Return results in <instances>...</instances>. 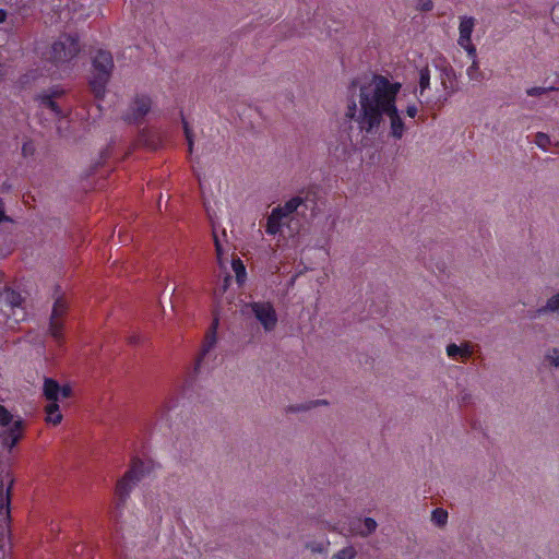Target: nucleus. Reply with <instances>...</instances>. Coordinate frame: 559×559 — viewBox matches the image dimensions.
<instances>
[{
  "instance_id": "nucleus-1",
  "label": "nucleus",
  "mask_w": 559,
  "mask_h": 559,
  "mask_svg": "<svg viewBox=\"0 0 559 559\" xmlns=\"http://www.w3.org/2000/svg\"><path fill=\"white\" fill-rule=\"evenodd\" d=\"M402 85L391 82L386 76L374 74L368 83L359 87V110L352 100L347 106L346 117L355 119L361 131L377 133L383 117L390 119L391 135L400 140L404 135L405 124L396 107V97Z\"/></svg>"
},
{
  "instance_id": "nucleus-2",
  "label": "nucleus",
  "mask_w": 559,
  "mask_h": 559,
  "mask_svg": "<svg viewBox=\"0 0 559 559\" xmlns=\"http://www.w3.org/2000/svg\"><path fill=\"white\" fill-rule=\"evenodd\" d=\"M92 78L90 86L94 96L102 99L114 69V59L109 51L99 49L92 60Z\"/></svg>"
},
{
  "instance_id": "nucleus-3",
  "label": "nucleus",
  "mask_w": 559,
  "mask_h": 559,
  "mask_svg": "<svg viewBox=\"0 0 559 559\" xmlns=\"http://www.w3.org/2000/svg\"><path fill=\"white\" fill-rule=\"evenodd\" d=\"M80 52L78 37L61 35L44 53V58L56 67L70 62Z\"/></svg>"
},
{
  "instance_id": "nucleus-4",
  "label": "nucleus",
  "mask_w": 559,
  "mask_h": 559,
  "mask_svg": "<svg viewBox=\"0 0 559 559\" xmlns=\"http://www.w3.org/2000/svg\"><path fill=\"white\" fill-rule=\"evenodd\" d=\"M148 473L150 468L142 460L138 457L132 459L130 468L127 471L123 477L118 480L116 486L115 493L118 499V507L124 504L132 488Z\"/></svg>"
},
{
  "instance_id": "nucleus-5",
  "label": "nucleus",
  "mask_w": 559,
  "mask_h": 559,
  "mask_svg": "<svg viewBox=\"0 0 559 559\" xmlns=\"http://www.w3.org/2000/svg\"><path fill=\"white\" fill-rule=\"evenodd\" d=\"M300 195H297L286 201L283 205L274 207L267 217L265 233L271 236L280 233L293 214L300 215Z\"/></svg>"
},
{
  "instance_id": "nucleus-6",
  "label": "nucleus",
  "mask_w": 559,
  "mask_h": 559,
  "mask_svg": "<svg viewBox=\"0 0 559 559\" xmlns=\"http://www.w3.org/2000/svg\"><path fill=\"white\" fill-rule=\"evenodd\" d=\"M0 427L5 428L1 435L2 445L11 451L23 438L24 420L22 418L13 420L11 412L0 404Z\"/></svg>"
},
{
  "instance_id": "nucleus-7",
  "label": "nucleus",
  "mask_w": 559,
  "mask_h": 559,
  "mask_svg": "<svg viewBox=\"0 0 559 559\" xmlns=\"http://www.w3.org/2000/svg\"><path fill=\"white\" fill-rule=\"evenodd\" d=\"M69 309V302L64 296H57L53 302L51 317L49 321L50 335L57 343H61L63 340V324L61 318L66 316Z\"/></svg>"
},
{
  "instance_id": "nucleus-8",
  "label": "nucleus",
  "mask_w": 559,
  "mask_h": 559,
  "mask_svg": "<svg viewBox=\"0 0 559 559\" xmlns=\"http://www.w3.org/2000/svg\"><path fill=\"white\" fill-rule=\"evenodd\" d=\"M255 319L266 332H271L277 324V314L273 305L269 301H253L248 305Z\"/></svg>"
},
{
  "instance_id": "nucleus-9",
  "label": "nucleus",
  "mask_w": 559,
  "mask_h": 559,
  "mask_svg": "<svg viewBox=\"0 0 559 559\" xmlns=\"http://www.w3.org/2000/svg\"><path fill=\"white\" fill-rule=\"evenodd\" d=\"M475 26V19L463 16L459 26V45L464 48L469 58H476V47L472 44V33Z\"/></svg>"
},
{
  "instance_id": "nucleus-10",
  "label": "nucleus",
  "mask_w": 559,
  "mask_h": 559,
  "mask_svg": "<svg viewBox=\"0 0 559 559\" xmlns=\"http://www.w3.org/2000/svg\"><path fill=\"white\" fill-rule=\"evenodd\" d=\"M217 328H218V319L214 318L210 329L207 330V332L205 334L201 353H200V355H199V357H198V359L195 361V366H194V373L195 374L201 372V369H202V366H203L205 357L207 356V354L211 352V349L216 344V341H217V336H216Z\"/></svg>"
},
{
  "instance_id": "nucleus-11",
  "label": "nucleus",
  "mask_w": 559,
  "mask_h": 559,
  "mask_svg": "<svg viewBox=\"0 0 559 559\" xmlns=\"http://www.w3.org/2000/svg\"><path fill=\"white\" fill-rule=\"evenodd\" d=\"M300 216L306 221L313 219L320 212L318 193L308 190L305 195H300Z\"/></svg>"
},
{
  "instance_id": "nucleus-12",
  "label": "nucleus",
  "mask_w": 559,
  "mask_h": 559,
  "mask_svg": "<svg viewBox=\"0 0 559 559\" xmlns=\"http://www.w3.org/2000/svg\"><path fill=\"white\" fill-rule=\"evenodd\" d=\"M151 105L152 102L148 96H136L130 106V112L127 114L126 119L133 122L139 121L150 111Z\"/></svg>"
},
{
  "instance_id": "nucleus-13",
  "label": "nucleus",
  "mask_w": 559,
  "mask_h": 559,
  "mask_svg": "<svg viewBox=\"0 0 559 559\" xmlns=\"http://www.w3.org/2000/svg\"><path fill=\"white\" fill-rule=\"evenodd\" d=\"M13 486V479L10 480L9 486L7 487L4 491V485L3 481H0V516L4 515V521L7 523H10L11 515H10V503H11V491Z\"/></svg>"
},
{
  "instance_id": "nucleus-14",
  "label": "nucleus",
  "mask_w": 559,
  "mask_h": 559,
  "mask_svg": "<svg viewBox=\"0 0 559 559\" xmlns=\"http://www.w3.org/2000/svg\"><path fill=\"white\" fill-rule=\"evenodd\" d=\"M61 385L51 378H45L43 393L47 401H60Z\"/></svg>"
},
{
  "instance_id": "nucleus-15",
  "label": "nucleus",
  "mask_w": 559,
  "mask_h": 559,
  "mask_svg": "<svg viewBox=\"0 0 559 559\" xmlns=\"http://www.w3.org/2000/svg\"><path fill=\"white\" fill-rule=\"evenodd\" d=\"M49 403L45 407L46 421L53 426L59 425L62 420V414L59 409V401H48Z\"/></svg>"
},
{
  "instance_id": "nucleus-16",
  "label": "nucleus",
  "mask_w": 559,
  "mask_h": 559,
  "mask_svg": "<svg viewBox=\"0 0 559 559\" xmlns=\"http://www.w3.org/2000/svg\"><path fill=\"white\" fill-rule=\"evenodd\" d=\"M447 354L450 358L457 359V357L468 358L473 352L468 345L457 346L456 344H449L447 346Z\"/></svg>"
},
{
  "instance_id": "nucleus-17",
  "label": "nucleus",
  "mask_w": 559,
  "mask_h": 559,
  "mask_svg": "<svg viewBox=\"0 0 559 559\" xmlns=\"http://www.w3.org/2000/svg\"><path fill=\"white\" fill-rule=\"evenodd\" d=\"M61 93L59 92H53V93H46V94H41L39 95V100H40V104L49 109H51L57 116H60L62 112H61V109L60 107L58 106V104L53 100L55 97L59 96Z\"/></svg>"
},
{
  "instance_id": "nucleus-18",
  "label": "nucleus",
  "mask_w": 559,
  "mask_h": 559,
  "mask_svg": "<svg viewBox=\"0 0 559 559\" xmlns=\"http://www.w3.org/2000/svg\"><path fill=\"white\" fill-rule=\"evenodd\" d=\"M4 300L7 305H9L12 309L21 308L24 302V297L21 295V293L7 288L4 290Z\"/></svg>"
},
{
  "instance_id": "nucleus-19",
  "label": "nucleus",
  "mask_w": 559,
  "mask_h": 559,
  "mask_svg": "<svg viewBox=\"0 0 559 559\" xmlns=\"http://www.w3.org/2000/svg\"><path fill=\"white\" fill-rule=\"evenodd\" d=\"M231 267L235 272L236 281L239 284H242L247 276L246 266H245L243 262L239 258L234 259L231 262Z\"/></svg>"
},
{
  "instance_id": "nucleus-20",
  "label": "nucleus",
  "mask_w": 559,
  "mask_h": 559,
  "mask_svg": "<svg viewBox=\"0 0 559 559\" xmlns=\"http://www.w3.org/2000/svg\"><path fill=\"white\" fill-rule=\"evenodd\" d=\"M431 520L437 526H443L448 520V512L443 509L437 508L431 513Z\"/></svg>"
},
{
  "instance_id": "nucleus-21",
  "label": "nucleus",
  "mask_w": 559,
  "mask_h": 559,
  "mask_svg": "<svg viewBox=\"0 0 559 559\" xmlns=\"http://www.w3.org/2000/svg\"><path fill=\"white\" fill-rule=\"evenodd\" d=\"M559 310V293L551 298L548 299L546 306L538 310V312H546V311H558Z\"/></svg>"
},
{
  "instance_id": "nucleus-22",
  "label": "nucleus",
  "mask_w": 559,
  "mask_h": 559,
  "mask_svg": "<svg viewBox=\"0 0 559 559\" xmlns=\"http://www.w3.org/2000/svg\"><path fill=\"white\" fill-rule=\"evenodd\" d=\"M356 555V550L354 547H345L337 551L332 559H353Z\"/></svg>"
},
{
  "instance_id": "nucleus-23",
  "label": "nucleus",
  "mask_w": 559,
  "mask_h": 559,
  "mask_svg": "<svg viewBox=\"0 0 559 559\" xmlns=\"http://www.w3.org/2000/svg\"><path fill=\"white\" fill-rule=\"evenodd\" d=\"M535 144L543 150H547V146L550 144L549 135L543 132H538L535 135Z\"/></svg>"
},
{
  "instance_id": "nucleus-24",
  "label": "nucleus",
  "mask_w": 559,
  "mask_h": 559,
  "mask_svg": "<svg viewBox=\"0 0 559 559\" xmlns=\"http://www.w3.org/2000/svg\"><path fill=\"white\" fill-rule=\"evenodd\" d=\"M364 528L361 530V534L368 535L372 533L377 528V522L371 518H366L362 522Z\"/></svg>"
},
{
  "instance_id": "nucleus-25",
  "label": "nucleus",
  "mask_w": 559,
  "mask_h": 559,
  "mask_svg": "<svg viewBox=\"0 0 559 559\" xmlns=\"http://www.w3.org/2000/svg\"><path fill=\"white\" fill-rule=\"evenodd\" d=\"M182 123H183L185 135H186L187 143H188V152H189V154H191L192 150H193L192 132L189 128L188 122L185 119H182Z\"/></svg>"
},
{
  "instance_id": "nucleus-26",
  "label": "nucleus",
  "mask_w": 559,
  "mask_h": 559,
  "mask_svg": "<svg viewBox=\"0 0 559 559\" xmlns=\"http://www.w3.org/2000/svg\"><path fill=\"white\" fill-rule=\"evenodd\" d=\"M429 83H430V74H429L428 69L421 70L420 76H419L420 88L423 91L426 90L429 86Z\"/></svg>"
},
{
  "instance_id": "nucleus-27",
  "label": "nucleus",
  "mask_w": 559,
  "mask_h": 559,
  "mask_svg": "<svg viewBox=\"0 0 559 559\" xmlns=\"http://www.w3.org/2000/svg\"><path fill=\"white\" fill-rule=\"evenodd\" d=\"M35 153V146L32 141H25L22 145V155L24 157L33 156Z\"/></svg>"
},
{
  "instance_id": "nucleus-28",
  "label": "nucleus",
  "mask_w": 559,
  "mask_h": 559,
  "mask_svg": "<svg viewBox=\"0 0 559 559\" xmlns=\"http://www.w3.org/2000/svg\"><path fill=\"white\" fill-rule=\"evenodd\" d=\"M547 360L550 362V365L555 367H559V349L554 348L548 355Z\"/></svg>"
},
{
  "instance_id": "nucleus-29",
  "label": "nucleus",
  "mask_w": 559,
  "mask_h": 559,
  "mask_svg": "<svg viewBox=\"0 0 559 559\" xmlns=\"http://www.w3.org/2000/svg\"><path fill=\"white\" fill-rule=\"evenodd\" d=\"M321 403H325V402H324V401H319V400H318V401H312V402H310V404H309V405H307V406H304V405H299V406H290V407H289V411H290V412L305 411V409H309V408H311V407H314V406H317V405H319V404H321Z\"/></svg>"
},
{
  "instance_id": "nucleus-30",
  "label": "nucleus",
  "mask_w": 559,
  "mask_h": 559,
  "mask_svg": "<svg viewBox=\"0 0 559 559\" xmlns=\"http://www.w3.org/2000/svg\"><path fill=\"white\" fill-rule=\"evenodd\" d=\"M433 8V3L431 0H418L417 9L420 11H430Z\"/></svg>"
},
{
  "instance_id": "nucleus-31",
  "label": "nucleus",
  "mask_w": 559,
  "mask_h": 559,
  "mask_svg": "<svg viewBox=\"0 0 559 559\" xmlns=\"http://www.w3.org/2000/svg\"><path fill=\"white\" fill-rule=\"evenodd\" d=\"M472 59H473V64L467 69V74H468L469 79L477 80L478 79V76H477L478 66L475 61V58H472Z\"/></svg>"
},
{
  "instance_id": "nucleus-32",
  "label": "nucleus",
  "mask_w": 559,
  "mask_h": 559,
  "mask_svg": "<svg viewBox=\"0 0 559 559\" xmlns=\"http://www.w3.org/2000/svg\"><path fill=\"white\" fill-rule=\"evenodd\" d=\"M417 114H418V108H417L416 104H412L406 107V115L409 118H415L417 116Z\"/></svg>"
},
{
  "instance_id": "nucleus-33",
  "label": "nucleus",
  "mask_w": 559,
  "mask_h": 559,
  "mask_svg": "<svg viewBox=\"0 0 559 559\" xmlns=\"http://www.w3.org/2000/svg\"><path fill=\"white\" fill-rule=\"evenodd\" d=\"M72 393V390L69 385H63L61 386V391H60V399H68L70 397Z\"/></svg>"
},
{
  "instance_id": "nucleus-34",
  "label": "nucleus",
  "mask_w": 559,
  "mask_h": 559,
  "mask_svg": "<svg viewBox=\"0 0 559 559\" xmlns=\"http://www.w3.org/2000/svg\"><path fill=\"white\" fill-rule=\"evenodd\" d=\"M546 90L544 87H532L530 90H527V94L530 96H537V95H540L545 92Z\"/></svg>"
},
{
  "instance_id": "nucleus-35",
  "label": "nucleus",
  "mask_w": 559,
  "mask_h": 559,
  "mask_svg": "<svg viewBox=\"0 0 559 559\" xmlns=\"http://www.w3.org/2000/svg\"><path fill=\"white\" fill-rule=\"evenodd\" d=\"M9 221H10V218L4 213V203L0 199V223L1 222H9Z\"/></svg>"
},
{
  "instance_id": "nucleus-36",
  "label": "nucleus",
  "mask_w": 559,
  "mask_h": 559,
  "mask_svg": "<svg viewBox=\"0 0 559 559\" xmlns=\"http://www.w3.org/2000/svg\"><path fill=\"white\" fill-rule=\"evenodd\" d=\"M8 17V12L4 9H0V23H4Z\"/></svg>"
},
{
  "instance_id": "nucleus-37",
  "label": "nucleus",
  "mask_w": 559,
  "mask_h": 559,
  "mask_svg": "<svg viewBox=\"0 0 559 559\" xmlns=\"http://www.w3.org/2000/svg\"><path fill=\"white\" fill-rule=\"evenodd\" d=\"M215 247H216L217 254H221L222 248H221V245L216 237H215Z\"/></svg>"
},
{
  "instance_id": "nucleus-38",
  "label": "nucleus",
  "mask_w": 559,
  "mask_h": 559,
  "mask_svg": "<svg viewBox=\"0 0 559 559\" xmlns=\"http://www.w3.org/2000/svg\"><path fill=\"white\" fill-rule=\"evenodd\" d=\"M138 342H139V337L138 336L130 337V343L131 344H136Z\"/></svg>"
},
{
  "instance_id": "nucleus-39",
  "label": "nucleus",
  "mask_w": 559,
  "mask_h": 559,
  "mask_svg": "<svg viewBox=\"0 0 559 559\" xmlns=\"http://www.w3.org/2000/svg\"><path fill=\"white\" fill-rule=\"evenodd\" d=\"M355 90H356V82H355V81H353V82H352V85L349 86V91H353V92H354Z\"/></svg>"
}]
</instances>
